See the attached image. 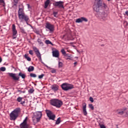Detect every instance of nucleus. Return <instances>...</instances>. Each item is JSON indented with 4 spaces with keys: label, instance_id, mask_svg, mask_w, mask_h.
Here are the masks:
<instances>
[{
    "label": "nucleus",
    "instance_id": "22",
    "mask_svg": "<svg viewBox=\"0 0 128 128\" xmlns=\"http://www.w3.org/2000/svg\"><path fill=\"white\" fill-rule=\"evenodd\" d=\"M28 72H34V67L33 66H30L28 68Z\"/></svg>",
    "mask_w": 128,
    "mask_h": 128
},
{
    "label": "nucleus",
    "instance_id": "39",
    "mask_svg": "<svg viewBox=\"0 0 128 128\" xmlns=\"http://www.w3.org/2000/svg\"><path fill=\"white\" fill-rule=\"evenodd\" d=\"M102 4L103 8H108V6H106V3H103Z\"/></svg>",
    "mask_w": 128,
    "mask_h": 128
},
{
    "label": "nucleus",
    "instance_id": "47",
    "mask_svg": "<svg viewBox=\"0 0 128 128\" xmlns=\"http://www.w3.org/2000/svg\"><path fill=\"white\" fill-rule=\"evenodd\" d=\"M127 16H128V11H126L125 12Z\"/></svg>",
    "mask_w": 128,
    "mask_h": 128
},
{
    "label": "nucleus",
    "instance_id": "25",
    "mask_svg": "<svg viewBox=\"0 0 128 128\" xmlns=\"http://www.w3.org/2000/svg\"><path fill=\"white\" fill-rule=\"evenodd\" d=\"M45 44H52V42L50 41V40H46Z\"/></svg>",
    "mask_w": 128,
    "mask_h": 128
},
{
    "label": "nucleus",
    "instance_id": "24",
    "mask_svg": "<svg viewBox=\"0 0 128 128\" xmlns=\"http://www.w3.org/2000/svg\"><path fill=\"white\" fill-rule=\"evenodd\" d=\"M24 58L27 60H28V62H30V60H32V58H30L26 54L24 55Z\"/></svg>",
    "mask_w": 128,
    "mask_h": 128
},
{
    "label": "nucleus",
    "instance_id": "2",
    "mask_svg": "<svg viewBox=\"0 0 128 128\" xmlns=\"http://www.w3.org/2000/svg\"><path fill=\"white\" fill-rule=\"evenodd\" d=\"M42 113L40 111H37L35 112V114L32 116V120L36 124H38L40 120V118H42Z\"/></svg>",
    "mask_w": 128,
    "mask_h": 128
},
{
    "label": "nucleus",
    "instance_id": "11",
    "mask_svg": "<svg viewBox=\"0 0 128 128\" xmlns=\"http://www.w3.org/2000/svg\"><path fill=\"white\" fill-rule=\"evenodd\" d=\"M7 74H8L10 78H12L14 80H20V77L16 76V74L8 72Z\"/></svg>",
    "mask_w": 128,
    "mask_h": 128
},
{
    "label": "nucleus",
    "instance_id": "43",
    "mask_svg": "<svg viewBox=\"0 0 128 128\" xmlns=\"http://www.w3.org/2000/svg\"><path fill=\"white\" fill-rule=\"evenodd\" d=\"M53 14L55 18H56V14H58V13L57 12H54Z\"/></svg>",
    "mask_w": 128,
    "mask_h": 128
},
{
    "label": "nucleus",
    "instance_id": "42",
    "mask_svg": "<svg viewBox=\"0 0 128 128\" xmlns=\"http://www.w3.org/2000/svg\"><path fill=\"white\" fill-rule=\"evenodd\" d=\"M90 100L91 102H94V98L92 97H90Z\"/></svg>",
    "mask_w": 128,
    "mask_h": 128
},
{
    "label": "nucleus",
    "instance_id": "14",
    "mask_svg": "<svg viewBox=\"0 0 128 128\" xmlns=\"http://www.w3.org/2000/svg\"><path fill=\"white\" fill-rule=\"evenodd\" d=\"M82 106V112L84 116H87L88 112H86V103L84 102Z\"/></svg>",
    "mask_w": 128,
    "mask_h": 128
},
{
    "label": "nucleus",
    "instance_id": "49",
    "mask_svg": "<svg viewBox=\"0 0 128 128\" xmlns=\"http://www.w3.org/2000/svg\"><path fill=\"white\" fill-rule=\"evenodd\" d=\"M108 2H110V0H107Z\"/></svg>",
    "mask_w": 128,
    "mask_h": 128
},
{
    "label": "nucleus",
    "instance_id": "34",
    "mask_svg": "<svg viewBox=\"0 0 128 128\" xmlns=\"http://www.w3.org/2000/svg\"><path fill=\"white\" fill-rule=\"evenodd\" d=\"M28 92L29 94H34V90L31 88V89L29 90Z\"/></svg>",
    "mask_w": 128,
    "mask_h": 128
},
{
    "label": "nucleus",
    "instance_id": "29",
    "mask_svg": "<svg viewBox=\"0 0 128 128\" xmlns=\"http://www.w3.org/2000/svg\"><path fill=\"white\" fill-rule=\"evenodd\" d=\"M88 106L90 108H91L92 110H94V107L92 104H89Z\"/></svg>",
    "mask_w": 128,
    "mask_h": 128
},
{
    "label": "nucleus",
    "instance_id": "8",
    "mask_svg": "<svg viewBox=\"0 0 128 128\" xmlns=\"http://www.w3.org/2000/svg\"><path fill=\"white\" fill-rule=\"evenodd\" d=\"M46 28H47L50 32H52L54 30V26L51 24L50 23L47 22L45 26Z\"/></svg>",
    "mask_w": 128,
    "mask_h": 128
},
{
    "label": "nucleus",
    "instance_id": "33",
    "mask_svg": "<svg viewBox=\"0 0 128 128\" xmlns=\"http://www.w3.org/2000/svg\"><path fill=\"white\" fill-rule=\"evenodd\" d=\"M63 65L64 64H62V62H58V68H62Z\"/></svg>",
    "mask_w": 128,
    "mask_h": 128
},
{
    "label": "nucleus",
    "instance_id": "44",
    "mask_svg": "<svg viewBox=\"0 0 128 128\" xmlns=\"http://www.w3.org/2000/svg\"><path fill=\"white\" fill-rule=\"evenodd\" d=\"M56 72V70H51V72H52V74H54Z\"/></svg>",
    "mask_w": 128,
    "mask_h": 128
},
{
    "label": "nucleus",
    "instance_id": "9",
    "mask_svg": "<svg viewBox=\"0 0 128 128\" xmlns=\"http://www.w3.org/2000/svg\"><path fill=\"white\" fill-rule=\"evenodd\" d=\"M28 117H26L24 120L23 122L20 124V128H28Z\"/></svg>",
    "mask_w": 128,
    "mask_h": 128
},
{
    "label": "nucleus",
    "instance_id": "19",
    "mask_svg": "<svg viewBox=\"0 0 128 128\" xmlns=\"http://www.w3.org/2000/svg\"><path fill=\"white\" fill-rule=\"evenodd\" d=\"M66 60H72V54H66L64 56Z\"/></svg>",
    "mask_w": 128,
    "mask_h": 128
},
{
    "label": "nucleus",
    "instance_id": "10",
    "mask_svg": "<svg viewBox=\"0 0 128 128\" xmlns=\"http://www.w3.org/2000/svg\"><path fill=\"white\" fill-rule=\"evenodd\" d=\"M33 50L37 58L40 60H42V54L40 52V50L36 48V47H33Z\"/></svg>",
    "mask_w": 128,
    "mask_h": 128
},
{
    "label": "nucleus",
    "instance_id": "37",
    "mask_svg": "<svg viewBox=\"0 0 128 128\" xmlns=\"http://www.w3.org/2000/svg\"><path fill=\"white\" fill-rule=\"evenodd\" d=\"M44 74H42L41 75L38 76V78L41 80V78H44Z\"/></svg>",
    "mask_w": 128,
    "mask_h": 128
},
{
    "label": "nucleus",
    "instance_id": "36",
    "mask_svg": "<svg viewBox=\"0 0 128 128\" xmlns=\"http://www.w3.org/2000/svg\"><path fill=\"white\" fill-rule=\"evenodd\" d=\"M124 114V111H120V112L118 111V114H120L122 116V114Z\"/></svg>",
    "mask_w": 128,
    "mask_h": 128
},
{
    "label": "nucleus",
    "instance_id": "5",
    "mask_svg": "<svg viewBox=\"0 0 128 128\" xmlns=\"http://www.w3.org/2000/svg\"><path fill=\"white\" fill-rule=\"evenodd\" d=\"M61 88L63 90L68 91L70 90H72V88H74V86L72 84H68V83H63L61 85Z\"/></svg>",
    "mask_w": 128,
    "mask_h": 128
},
{
    "label": "nucleus",
    "instance_id": "45",
    "mask_svg": "<svg viewBox=\"0 0 128 128\" xmlns=\"http://www.w3.org/2000/svg\"><path fill=\"white\" fill-rule=\"evenodd\" d=\"M12 40H14V38H16V35L12 36Z\"/></svg>",
    "mask_w": 128,
    "mask_h": 128
},
{
    "label": "nucleus",
    "instance_id": "21",
    "mask_svg": "<svg viewBox=\"0 0 128 128\" xmlns=\"http://www.w3.org/2000/svg\"><path fill=\"white\" fill-rule=\"evenodd\" d=\"M100 7L96 6V4L94 6V7H93L94 12H100Z\"/></svg>",
    "mask_w": 128,
    "mask_h": 128
},
{
    "label": "nucleus",
    "instance_id": "7",
    "mask_svg": "<svg viewBox=\"0 0 128 128\" xmlns=\"http://www.w3.org/2000/svg\"><path fill=\"white\" fill-rule=\"evenodd\" d=\"M54 6L58 8H63V10H64V2L62 1L56 2L54 3Z\"/></svg>",
    "mask_w": 128,
    "mask_h": 128
},
{
    "label": "nucleus",
    "instance_id": "41",
    "mask_svg": "<svg viewBox=\"0 0 128 128\" xmlns=\"http://www.w3.org/2000/svg\"><path fill=\"white\" fill-rule=\"evenodd\" d=\"M38 42L40 44H42V40L40 38L38 40Z\"/></svg>",
    "mask_w": 128,
    "mask_h": 128
},
{
    "label": "nucleus",
    "instance_id": "3",
    "mask_svg": "<svg viewBox=\"0 0 128 128\" xmlns=\"http://www.w3.org/2000/svg\"><path fill=\"white\" fill-rule=\"evenodd\" d=\"M20 112V108H17L13 110L10 114V120H16L18 116V114Z\"/></svg>",
    "mask_w": 128,
    "mask_h": 128
},
{
    "label": "nucleus",
    "instance_id": "4",
    "mask_svg": "<svg viewBox=\"0 0 128 128\" xmlns=\"http://www.w3.org/2000/svg\"><path fill=\"white\" fill-rule=\"evenodd\" d=\"M50 104L52 106H56V108H60L62 106V100L58 99H52L50 101Z\"/></svg>",
    "mask_w": 128,
    "mask_h": 128
},
{
    "label": "nucleus",
    "instance_id": "48",
    "mask_svg": "<svg viewBox=\"0 0 128 128\" xmlns=\"http://www.w3.org/2000/svg\"><path fill=\"white\" fill-rule=\"evenodd\" d=\"M2 61V58L0 57V64Z\"/></svg>",
    "mask_w": 128,
    "mask_h": 128
},
{
    "label": "nucleus",
    "instance_id": "20",
    "mask_svg": "<svg viewBox=\"0 0 128 128\" xmlns=\"http://www.w3.org/2000/svg\"><path fill=\"white\" fill-rule=\"evenodd\" d=\"M50 4V0H46L44 2V8H48Z\"/></svg>",
    "mask_w": 128,
    "mask_h": 128
},
{
    "label": "nucleus",
    "instance_id": "35",
    "mask_svg": "<svg viewBox=\"0 0 128 128\" xmlns=\"http://www.w3.org/2000/svg\"><path fill=\"white\" fill-rule=\"evenodd\" d=\"M6 68L5 67H2L1 68H0V70H1V72H6Z\"/></svg>",
    "mask_w": 128,
    "mask_h": 128
},
{
    "label": "nucleus",
    "instance_id": "23",
    "mask_svg": "<svg viewBox=\"0 0 128 128\" xmlns=\"http://www.w3.org/2000/svg\"><path fill=\"white\" fill-rule=\"evenodd\" d=\"M19 76H21V78L23 79L26 78V74L22 73V72H20L18 74Z\"/></svg>",
    "mask_w": 128,
    "mask_h": 128
},
{
    "label": "nucleus",
    "instance_id": "12",
    "mask_svg": "<svg viewBox=\"0 0 128 128\" xmlns=\"http://www.w3.org/2000/svg\"><path fill=\"white\" fill-rule=\"evenodd\" d=\"M88 22V18H84V17H82L79 18H77L76 20V22H77L78 24H80V22Z\"/></svg>",
    "mask_w": 128,
    "mask_h": 128
},
{
    "label": "nucleus",
    "instance_id": "13",
    "mask_svg": "<svg viewBox=\"0 0 128 128\" xmlns=\"http://www.w3.org/2000/svg\"><path fill=\"white\" fill-rule=\"evenodd\" d=\"M16 100L18 102H20V104L22 106H24V104H26V100H24V98L20 96L18 97Z\"/></svg>",
    "mask_w": 128,
    "mask_h": 128
},
{
    "label": "nucleus",
    "instance_id": "26",
    "mask_svg": "<svg viewBox=\"0 0 128 128\" xmlns=\"http://www.w3.org/2000/svg\"><path fill=\"white\" fill-rule=\"evenodd\" d=\"M60 124V118H58L56 122V124Z\"/></svg>",
    "mask_w": 128,
    "mask_h": 128
},
{
    "label": "nucleus",
    "instance_id": "52",
    "mask_svg": "<svg viewBox=\"0 0 128 128\" xmlns=\"http://www.w3.org/2000/svg\"><path fill=\"white\" fill-rule=\"evenodd\" d=\"M46 67L48 68V66H46Z\"/></svg>",
    "mask_w": 128,
    "mask_h": 128
},
{
    "label": "nucleus",
    "instance_id": "18",
    "mask_svg": "<svg viewBox=\"0 0 128 128\" xmlns=\"http://www.w3.org/2000/svg\"><path fill=\"white\" fill-rule=\"evenodd\" d=\"M96 2V6L100 8V6H102V0H95Z\"/></svg>",
    "mask_w": 128,
    "mask_h": 128
},
{
    "label": "nucleus",
    "instance_id": "32",
    "mask_svg": "<svg viewBox=\"0 0 128 128\" xmlns=\"http://www.w3.org/2000/svg\"><path fill=\"white\" fill-rule=\"evenodd\" d=\"M14 2V6H16V5L18 4V0H13Z\"/></svg>",
    "mask_w": 128,
    "mask_h": 128
},
{
    "label": "nucleus",
    "instance_id": "1",
    "mask_svg": "<svg viewBox=\"0 0 128 128\" xmlns=\"http://www.w3.org/2000/svg\"><path fill=\"white\" fill-rule=\"evenodd\" d=\"M18 18L20 22H26L27 24L28 22V20H30V17L24 13V11L22 8H19L18 10Z\"/></svg>",
    "mask_w": 128,
    "mask_h": 128
},
{
    "label": "nucleus",
    "instance_id": "15",
    "mask_svg": "<svg viewBox=\"0 0 128 128\" xmlns=\"http://www.w3.org/2000/svg\"><path fill=\"white\" fill-rule=\"evenodd\" d=\"M12 36H16L18 34V30L16 28V25L13 24L12 25Z\"/></svg>",
    "mask_w": 128,
    "mask_h": 128
},
{
    "label": "nucleus",
    "instance_id": "17",
    "mask_svg": "<svg viewBox=\"0 0 128 128\" xmlns=\"http://www.w3.org/2000/svg\"><path fill=\"white\" fill-rule=\"evenodd\" d=\"M58 84H54L53 85H52L51 88L54 92H56L57 90H58Z\"/></svg>",
    "mask_w": 128,
    "mask_h": 128
},
{
    "label": "nucleus",
    "instance_id": "6",
    "mask_svg": "<svg viewBox=\"0 0 128 128\" xmlns=\"http://www.w3.org/2000/svg\"><path fill=\"white\" fill-rule=\"evenodd\" d=\"M46 112L50 120H54V118H56V115L52 114V111L50 110H46Z\"/></svg>",
    "mask_w": 128,
    "mask_h": 128
},
{
    "label": "nucleus",
    "instance_id": "28",
    "mask_svg": "<svg viewBox=\"0 0 128 128\" xmlns=\"http://www.w3.org/2000/svg\"><path fill=\"white\" fill-rule=\"evenodd\" d=\"M0 4H2L3 6H6V3L4 2V0H0Z\"/></svg>",
    "mask_w": 128,
    "mask_h": 128
},
{
    "label": "nucleus",
    "instance_id": "51",
    "mask_svg": "<svg viewBox=\"0 0 128 128\" xmlns=\"http://www.w3.org/2000/svg\"><path fill=\"white\" fill-rule=\"evenodd\" d=\"M46 30V32H48V30Z\"/></svg>",
    "mask_w": 128,
    "mask_h": 128
},
{
    "label": "nucleus",
    "instance_id": "46",
    "mask_svg": "<svg viewBox=\"0 0 128 128\" xmlns=\"http://www.w3.org/2000/svg\"><path fill=\"white\" fill-rule=\"evenodd\" d=\"M74 66H76V64H78V62H74Z\"/></svg>",
    "mask_w": 128,
    "mask_h": 128
},
{
    "label": "nucleus",
    "instance_id": "27",
    "mask_svg": "<svg viewBox=\"0 0 128 128\" xmlns=\"http://www.w3.org/2000/svg\"><path fill=\"white\" fill-rule=\"evenodd\" d=\"M20 30L22 34H26V31L24 30V28H20Z\"/></svg>",
    "mask_w": 128,
    "mask_h": 128
},
{
    "label": "nucleus",
    "instance_id": "38",
    "mask_svg": "<svg viewBox=\"0 0 128 128\" xmlns=\"http://www.w3.org/2000/svg\"><path fill=\"white\" fill-rule=\"evenodd\" d=\"M99 126L100 128H106V126L102 124H100V123L99 124Z\"/></svg>",
    "mask_w": 128,
    "mask_h": 128
},
{
    "label": "nucleus",
    "instance_id": "30",
    "mask_svg": "<svg viewBox=\"0 0 128 128\" xmlns=\"http://www.w3.org/2000/svg\"><path fill=\"white\" fill-rule=\"evenodd\" d=\"M61 52H62V54L64 56L66 54V50H64V49H62L61 50Z\"/></svg>",
    "mask_w": 128,
    "mask_h": 128
},
{
    "label": "nucleus",
    "instance_id": "31",
    "mask_svg": "<svg viewBox=\"0 0 128 128\" xmlns=\"http://www.w3.org/2000/svg\"><path fill=\"white\" fill-rule=\"evenodd\" d=\"M30 78H36V74L33 73H31L30 74Z\"/></svg>",
    "mask_w": 128,
    "mask_h": 128
},
{
    "label": "nucleus",
    "instance_id": "50",
    "mask_svg": "<svg viewBox=\"0 0 128 128\" xmlns=\"http://www.w3.org/2000/svg\"><path fill=\"white\" fill-rule=\"evenodd\" d=\"M28 6H30V4H28Z\"/></svg>",
    "mask_w": 128,
    "mask_h": 128
},
{
    "label": "nucleus",
    "instance_id": "16",
    "mask_svg": "<svg viewBox=\"0 0 128 128\" xmlns=\"http://www.w3.org/2000/svg\"><path fill=\"white\" fill-rule=\"evenodd\" d=\"M52 56L54 58H58L60 56V52L58 50L52 51Z\"/></svg>",
    "mask_w": 128,
    "mask_h": 128
},
{
    "label": "nucleus",
    "instance_id": "40",
    "mask_svg": "<svg viewBox=\"0 0 128 128\" xmlns=\"http://www.w3.org/2000/svg\"><path fill=\"white\" fill-rule=\"evenodd\" d=\"M29 54H31V56H32L34 54V52L32 51V50H30Z\"/></svg>",
    "mask_w": 128,
    "mask_h": 128
}]
</instances>
